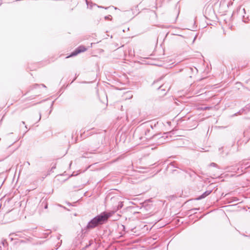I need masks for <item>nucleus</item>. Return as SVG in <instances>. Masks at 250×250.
I'll return each mask as SVG.
<instances>
[{
    "instance_id": "1",
    "label": "nucleus",
    "mask_w": 250,
    "mask_h": 250,
    "mask_svg": "<svg viewBox=\"0 0 250 250\" xmlns=\"http://www.w3.org/2000/svg\"><path fill=\"white\" fill-rule=\"evenodd\" d=\"M114 212H103L92 219L88 223V228H94L99 225H102L106 222L108 218L112 216Z\"/></svg>"
},
{
    "instance_id": "2",
    "label": "nucleus",
    "mask_w": 250,
    "mask_h": 250,
    "mask_svg": "<svg viewBox=\"0 0 250 250\" xmlns=\"http://www.w3.org/2000/svg\"><path fill=\"white\" fill-rule=\"evenodd\" d=\"M86 50L87 48L84 45H80L79 47H78L73 52L71 53V54L69 56H67L66 58H68L70 57L76 56L80 53L86 51Z\"/></svg>"
},
{
    "instance_id": "3",
    "label": "nucleus",
    "mask_w": 250,
    "mask_h": 250,
    "mask_svg": "<svg viewBox=\"0 0 250 250\" xmlns=\"http://www.w3.org/2000/svg\"><path fill=\"white\" fill-rule=\"evenodd\" d=\"M211 193V191H207L205 192L198 199H201L204 198L208 195Z\"/></svg>"
}]
</instances>
